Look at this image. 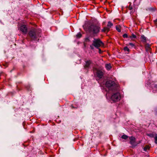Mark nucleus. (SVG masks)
<instances>
[{
  "label": "nucleus",
  "instance_id": "obj_1",
  "mask_svg": "<svg viewBox=\"0 0 157 157\" xmlns=\"http://www.w3.org/2000/svg\"><path fill=\"white\" fill-rule=\"evenodd\" d=\"M39 33L37 30L33 29L30 31L29 34L31 40H36L40 37Z\"/></svg>",
  "mask_w": 157,
  "mask_h": 157
},
{
  "label": "nucleus",
  "instance_id": "obj_2",
  "mask_svg": "<svg viewBox=\"0 0 157 157\" xmlns=\"http://www.w3.org/2000/svg\"><path fill=\"white\" fill-rule=\"evenodd\" d=\"M100 29V25L99 24L92 25L89 27V30L90 33L94 34L98 33Z\"/></svg>",
  "mask_w": 157,
  "mask_h": 157
},
{
  "label": "nucleus",
  "instance_id": "obj_3",
  "mask_svg": "<svg viewBox=\"0 0 157 157\" xmlns=\"http://www.w3.org/2000/svg\"><path fill=\"white\" fill-rule=\"evenodd\" d=\"M106 86L109 90H115L116 88V85L115 82L111 80L107 81L105 84Z\"/></svg>",
  "mask_w": 157,
  "mask_h": 157
},
{
  "label": "nucleus",
  "instance_id": "obj_4",
  "mask_svg": "<svg viewBox=\"0 0 157 157\" xmlns=\"http://www.w3.org/2000/svg\"><path fill=\"white\" fill-rule=\"evenodd\" d=\"M121 98L120 94L119 93L117 92L113 94L111 96V99L113 102L117 101Z\"/></svg>",
  "mask_w": 157,
  "mask_h": 157
},
{
  "label": "nucleus",
  "instance_id": "obj_5",
  "mask_svg": "<svg viewBox=\"0 0 157 157\" xmlns=\"http://www.w3.org/2000/svg\"><path fill=\"white\" fill-rule=\"evenodd\" d=\"M93 45L98 48L100 46L103 45V43L99 39H94L93 41Z\"/></svg>",
  "mask_w": 157,
  "mask_h": 157
},
{
  "label": "nucleus",
  "instance_id": "obj_6",
  "mask_svg": "<svg viewBox=\"0 0 157 157\" xmlns=\"http://www.w3.org/2000/svg\"><path fill=\"white\" fill-rule=\"evenodd\" d=\"M93 71L94 73H96L97 76L100 78H101L103 75V72L100 70H98L96 68L93 69Z\"/></svg>",
  "mask_w": 157,
  "mask_h": 157
},
{
  "label": "nucleus",
  "instance_id": "obj_7",
  "mask_svg": "<svg viewBox=\"0 0 157 157\" xmlns=\"http://www.w3.org/2000/svg\"><path fill=\"white\" fill-rule=\"evenodd\" d=\"M19 29L24 34H26L27 33V29L26 25H22L20 26Z\"/></svg>",
  "mask_w": 157,
  "mask_h": 157
},
{
  "label": "nucleus",
  "instance_id": "obj_8",
  "mask_svg": "<svg viewBox=\"0 0 157 157\" xmlns=\"http://www.w3.org/2000/svg\"><path fill=\"white\" fill-rule=\"evenodd\" d=\"M130 140V144L132 145V147H135L136 146V144L135 143V138L132 136L129 137Z\"/></svg>",
  "mask_w": 157,
  "mask_h": 157
},
{
  "label": "nucleus",
  "instance_id": "obj_9",
  "mask_svg": "<svg viewBox=\"0 0 157 157\" xmlns=\"http://www.w3.org/2000/svg\"><path fill=\"white\" fill-rule=\"evenodd\" d=\"M86 64L84 66L85 68H89L90 65L91 63V61L89 60L86 61Z\"/></svg>",
  "mask_w": 157,
  "mask_h": 157
},
{
  "label": "nucleus",
  "instance_id": "obj_10",
  "mask_svg": "<svg viewBox=\"0 0 157 157\" xmlns=\"http://www.w3.org/2000/svg\"><path fill=\"white\" fill-rule=\"evenodd\" d=\"M128 8L129 10H130V14H132L133 12H134V9L133 8L132 6H131L130 4L128 7Z\"/></svg>",
  "mask_w": 157,
  "mask_h": 157
},
{
  "label": "nucleus",
  "instance_id": "obj_11",
  "mask_svg": "<svg viewBox=\"0 0 157 157\" xmlns=\"http://www.w3.org/2000/svg\"><path fill=\"white\" fill-rule=\"evenodd\" d=\"M105 67L108 70H110L112 68L110 64H106L105 65Z\"/></svg>",
  "mask_w": 157,
  "mask_h": 157
},
{
  "label": "nucleus",
  "instance_id": "obj_12",
  "mask_svg": "<svg viewBox=\"0 0 157 157\" xmlns=\"http://www.w3.org/2000/svg\"><path fill=\"white\" fill-rule=\"evenodd\" d=\"M109 31V28L107 27H104L103 29H102L101 31L103 32H105L107 31V32Z\"/></svg>",
  "mask_w": 157,
  "mask_h": 157
},
{
  "label": "nucleus",
  "instance_id": "obj_13",
  "mask_svg": "<svg viewBox=\"0 0 157 157\" xmlns=\"http://www.w3.org/2000/svg\"><path fill=\"white\" fill-rule=\"evenodd\" d=\"M113 25V23H112L110 21H109L108 22L107 27H108L109 28V29H110L112 27Z\"/></svg>",
  "mask_w": 157,
  "mask_h": 157
},
{
  "label": "nucleus",
  "instance_id": "obj_14",
  "mask_svg": "<svg viewBox=\"0 0 157 157\" xmlns=\"http://www.w3.org/2000/svg\"><path fill=\"white\" fill-rule=\"evenodd\" d=\"M141 40L143 42H146V38L144 35L141 36Z\"/></svg>",
  "mask_w": 157,
  "mask_h": 157
},
{
  "label": "nucleus",
  "instance_id": "obj_15",
  "mask_svg": "<svg viewBox=\"0 0 157 157\" xmlns=\"http://www.w3.org/2000/svg\"><path fill=\"white\" fill-rule=\"evenodd\" d=\"M145 48L147 51H149L150 49V45L148 44H146L145 45Z\"/></svg>",
  "mask_w": 157,
  "mask_h": 157
},
{
  "label": "nucleus",
  "instance_id": "obj_16",
  "mask_svg": "<svg viewBox=\"0 0 157 157\" xmlns=\"http://www.w3.org/2000/svg\"><path fill=\"white\" fill-rule=\"evenodd\" d=\"M150 149V147L147 145H146L145 146L144 148V150L146 151H147V150H148Z\"/></svg>",
  "mask_w": 157,
  "mask_h": 157
},
{
  "label": "nucleus",
  "instance_id": "obj_17",
  "mask_svg": "<svg viewBox=\"0 0 157 157\" xmlns=\"http://www.w3.org/2000/svg\"><path fill=\"white\" fill-rule=\"evenodd\" d=\"M116 30L119 32H121V30L120 29V27L119 25H117L116 26Z\"/></svg>",
  "mask_w": 157,
  "mask_h": 157
},
{
  "label": "nucleus",
  "instance_id": "obj_18",
  "mask_svg": "<svg viewBox=\"0 0 157 157\" xmlns=\"http://www.w3.org/2000/svg\"><path fill=\"white\" fill-rule=\"evenodd\" d=\"M128 136L125 135H123L122 136L121 138L124 139H127L128 138Z\"/></svg>",
  "mask_w": 157,
  "mask_h": 157
},
{
  "label": "nucleus",
  "instance_id": "obj_19",
  "mask_svg": "<svg viewBox=\"0 0 157 157\" xmlns=\"http://www.w3.org/2000/svg\"><path fill=\"white\" fill-rule=\"evenodd\" d=\"M82 36V35L80 33H78L76 35V36L78 38H80Z\"/></svg>",
  "mask_w": 157,
  "mask_h": 157
},
{
  "label": "nucleus",
  "instance_id": "obj_20",
  "mask_svg": "<svg viewBox=\"0 0 157 157\" xmlns=\"http://www.w3.org/2000/svg\"><path fill=\"white\" fill-rule=\"evenodd\" d=\"M124 49L125 51L129 52V49L127 47H124Z\"/></svg>",
  "mask_w": 157,
  "mask_h": 157
},
{
  "label": "nucleus",
  "instance_id": "obj_21",
  "mask_svg": "<svg viewBox=\"0 0 157 157\" xmlns=\"http://www.w3.org/2000/svg\"><path fill=\"white\" fill-rule=\"evenodd\" d=\"M136 37V36L133 34H132V35L130 36V38L131 39L135 38Z\"/></svg>",
  "mask_w": 157,
  "mask_h": 157
},
{
  "label": "nucleus",
  "instance_id": "obj_22",
  "mask_svg": "<svg viewBox=\"0 0 157 157\" xmlns=\"http://www.w3.org/2000/svg\"><path fill=\"white\" fill-rule=\"evenodd\" d=\"M155 143L157 144V134L154 137Z\"/></svg>",
  "mask_w": 157,
  "mask_h": 157
},
{
  "label": "nucleus",
  "instance_id": "obj_23",
  "mask_svg": "<svg viewBox=\"0 0 157 157\" xmlns=\"http://www.w3.org/2000/svg\"><path fill=\"white\" fill-rule=\"evenodd\" d=\"M128 45H130L132 47H133L135 46V45L132 43H129Z\"/></svg>",
  "mask_w": 157,
  "mask_h": 157
},
{
  "label": "nucleus",
  "instance_id": "obj_24",
  "mask_svg": "<svg viewBox=\"0 0 157 157\" xmlns=\"http://www.w3.org/2000/svg\"><path fill=\"white\" fill-rule=\"evenodd\" d=\"M123 37L124 38L128 37V35L127 34H126V33L124 34L123 35Z\"/></svg>",
  "mask_w": 157,
  "mask_h": 157
},
{
  "label": "nucleus",
  "instance_id": "obj_25",
  "mask_svg": "<svg viewBox=\"0 0 157 157\" xmlns=\"http://www.w3.org/2000/svg\"><path fill=\"white\" fill-rule=\"evenodd\" d=\"M154 21L155 25L157 27V18Z\"/></svg>",
  "mask_w": 157,
  "mask_h": 157
},
{
  "label": "nucleus",
  "instance_id": "obj_26",
  "mask_svg": "<svg viewBox=\"0 0 157 157\" xmlns=\"http://www.w3.org/2000/svg\"><path fill=\"white\" fill-rule=\"evenodd\" d=\"M99 52L100 53H101V50L100 49H99Z\"/></svg>",
  "mask_w": 157,
  "mask_h": 157
},
{
  "label": "nucleus",
  "instance_id": "obj_27",
  "mask_svg": "<svg viewBox=\"0 0 157 157\" xmlns=\"http://www.w3.org/2000/svg\"><path fill=\"white\" fill-rule=\"evenodd\" d=\"M149 136H153V135H152V134H150V135H149Z\"/></svg>",
  "mask_w": 157,
  "mask_h": 157
},
{
  "label": "nucleus",
  "instance_id": "obj_28",
  "mask_svg": "<svg viewBox=\"0 0 157 157\" xmlns=\"http://www.w3.org/2000/svg\"><path fill=\"white\" fill-rule=\"evenodd\" d=\"M155 87L157 89V85L155 86Z\"/></svg>",
  "mask_w": 157,
  "mask_h": 157
}]
</instances>
